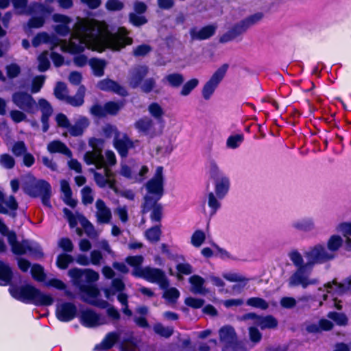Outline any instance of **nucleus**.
<instances>
[{"label":"nucleus","mask_w":351,"mask_h":351,"mask_svg":"<svg viewBox=\"0 0 351 351\" xmlns=\"http://www.w3.org/2000/svg\"><path fill=\"white\" fill-rule=\"evenodd\" d=\"M9 291L14 298L36 306H50L54 302L51 295L43 293L30 284L21 286L12 285L9 288Z\"/></svg>","instance_id":"obj_3"},{"label":"nucleus","mask_w":351,"mask_h":351,"mask_svg":"<svg viewBox=\"0 0 351 351\" xmlns=\"http://www.w3.org/2000/svg\"><path fill=\"white\" fill-rule=\"evenodd\" d=\"M199 84V80L196 78H193L188 80L186 83L182 86L180 95L183 97H186L191 94V93L194 90Z\"/></svg>","instance_id":"obj_52"},{"label":"nucleus","mask_w":351,"mask_h":351,"mask_svg":"<svg viewBox=\"0 0 351 351\" xmlns=\"http://www.w3.org/2000/svg\"><path fill=\"white\" fill-rule=\"evenodd\" d=\"M312 268L302 267L292 274L288 280V285L290 287L301 286L306 288L310 285H317L319 282L317 278L310 276Z\"/></svg>","instance_id":"obj_10"},{"label":"nucleus","mask_w":351,"mask_h":351,"mask_svg":"<svg viewBox=\"0 0 351 351\" xmlns=\"http://www.w3.org/2000/svg\"><path fill=\"white\" fill-rule=\"evenodd\" d=\"M158 200L151 198L149 195L145 196V202L143 205V213L151 212L150 218L153 222H158L162 218V207L158 204Z\"/></svg>","instance_id":"obj_17"},{"label":"nucleus","mask_w":351,"mask_h":351,"mask_svg":"<svg viewBox=\"0 0 351 351\" xmlns=\"http://www.w3.org/2000/svg\"><path fill=\"white\" fill-rule=\"evenodd\" d=\"M246 304L248 306L261 310H265L269 307V304L264 299L258 297L249 298Z\"/></svg>","instance_id":"obj_55"},{"label":"nucleus","mask_w":351,"mask_h":351,"mask_svg":"<svg viewBox=\"0 0 351 351\" xmlns=\"http://www.w3.org/2000/svg\"><path fill=\"white\" fill-rule=\"evenodd\" d=\"M97 86L99 89L104 91H112L120 95H125L127 94L126 90L117 84L116 82L110 79H104L99 81Z\"/></svg>","instance_id":"obj_31"},{"label":"nucleus","mask_w":351,"mask_h":351,"mask_svg":"<svg viewBox=\"0 0 351 351\" xmlns=\"http://www.w3.org/2000/svg\"><path fill=\"white\" fill-rule=\"evenodd\" d=\"M291 227L298 231L310 232L316 229L315 221L312 217H303L293 220Z\"/></svg>","instance_id":"obj_28"},{"label":"nucleus","mask_w":351,"mask_h":351,"mask_svg":"<svg viewBox=\"0 0 351 351\" xmlns=\"http://www.w3.org/2000/svg\"><path fill=\"white\" fill-rule=\"evenodd\" d=\"M163 298L167 300L168 304H175L180 297L179 291L175 287L165 289Z\"/></svg>","instance_id":"obj_51"},{"label":"nucleus","mask_w":351,"mask_h":351,"mask_svg":"<svg viewBox=\"0 0 351 351\" xmlns=\"http://www.w3.org/2000/svg\"><path fill=\"white\" fill-rule=\"evenodd\" d=\"M38 106L43 113L41 119L43 125V130L46 132L49 128L48 119L52 113V108L49 102L44 99H40L38 101Z\"/></svg>","instance_id":"obj_37"},{"label":"nucleus","mask_w":351,"mask_h":351,"mask_svg":"<svg viewBox=\"0 0 351 351\" xmlns=\"http://www.w3.org/2000/svg\"><path fill=\"white\" fill-rule=\"evenodd\" d=\"M184 81V77L182 74L179 73H173L168 74L162 79V82L165 84L170 86L173 88L180 86Z\"/></svg>","instance_id":"obj_39"},{"label":"nucleus","mask_w":351,"mask_h":351,"mask_svg":"<svg viewBox=\"0 0 351 351\" xmlns=\"http://www.w3.org/2000/svg\"><path fill=\"white\" fill-rule=\"evenodd\" d=\"M343 238L339 234H332L326 241V247L332 255L336 257L337 252L341 249L343 244Z\"/></svg>","instance_id":"obj_36"},{"label":"nucleus","mask_w":351,"mask_h":351,"mask_svg":"<svg viewBox=\"0 0 351 351\" xmlns=\"http://www.w3.org/2000/svg\"><path fill=\"white\" fill-rule=\"evenodd\" d=\"M80 289L82 298L85 302L101 308H106L107 306V302L98 299L99 291L96 287L82 285Z\"/></svg>","instance_id":"obj_15"},{"label":"nucleus","mask_w":351,"mask_h":351,"mask_svg":"<svg viewBox=\"0 0 351 351\" xmlns=\"http://www.w3.org/2000/svg\"><path fill=\"white\" fill-rule=\"evenodd\" d=\"M161 230L159 226L152 227L145 232V238L151 243H157L160 241Z\"/></svg>","instance_id":"obj_50"},{"label":"nucleus","mask_w":351,"mask_h":351,"mask_svg":"<svg viewBox=\"0 0 351 351\" xmlns=\"http://www.w3.org/2000/svg\"><path fill=\"white\" fill-rule=\"evenodd\" d=\"M63 211L71 228L80 223L88 237L92 239L98 237L99 232L96 230L94 226L84 216L78 213L74 215L67 208H64Z\"/></svg>","instance_id":"obj_11"},{"label":"nucleus","mask_w":351,"mask_h":351,"mask_svg":"<svg viewBox=\"0 0 351 351\" xmlns=\"http://www.w3.org/2000/svg\"><path fill=\"white\" fill-rule=\"evenodd\" d=\"M47 149L50 153H61L69 158L72 156V153L69 148L60 141H53L49 143L47 145Z\"/></svg>","instance_id":"obj_41"},{"label":"nucleus","mask_w":351,"mask_h":351,"mask_svg":"<svg viewBox=\"0 0 351 351\" xmlns=\"http://www.w3.org/2000/svg\"><path fill=\"white\" fill-rule=\"evenodd\" d=\"M219 337L224 343L223 351H246L239 346L237 342L234 330L231 326H224L219 330Z\"/></svg>","instance_id":"obj_13"},{"label":"nucleus","mask_w":351,"mask_h":351,"mask_svg":"<svg viewBox=\"0 0 351 351\" xmlns=\"http://www.w3.org/2000/svg\"><path fill=\"white\" fill-rule=\"evenodd\" d=\"M173 146L170 141L162 142L156 148V156L158 158L166 157L172 152Z\"/></svg>","instance_id":"obj_46"},{"label":"nucleus","mask_w":351,"mask_h":351,"mask_svg":"<svg viewBox=\"0 0 351 351\" xmlns=\"http://www.w3.org/2000/svg\"><path fill=\"white\" fill-rule=\"evenodd\" d=\"M105 112L107 115H115L123 107V101H108L104 104Z\"/></svg>","instance_id":"obj_49"},{"label":"nucleus","mask_w":351,"mask_h":351,"mask_svg":"<svg viewBox=\"0 0 351 351\" xmlns=\"http://www.w3.org/2000/svg\"><path fill=\"white\" fill-rule=\"evenodd\" d=\"M262 18L263 14L261 13H257L254 15H252L237 23L232 29V32L234 33L236 35L240 34L245 32L252 25L260 21L262 19Z\"/></svg>","instance_id":"obj_29"},{"label":"nucleus","mask_w":351,"mask_h":351,"mask_svg":"<svg viewBox=\"0 0 351 351\" xmlns=\"http://www.w3.org/2000/svg\"><path fill=\"white\" fill-rule=\"evenodd\" d=\"M90 65L96 76L100 77L104 75V69L105 62L101 60L92 59L90 61Z\"/></svg>","instance_id":"obj_56"},{"label":"nucleus","mask_w":351,"mask_h":351,"mask_svg":"<svg viewBox=\"0 0 351 351\" xmlns=\"http://www.w3.org/2000/svg\"><path fill=\"white\" fill-rule=\"evenodd\" d=\"M73 262V257L71 255L62 254L58 256L56 265L60 269H66Z\"/></svg>","instance_id":"obj_63"},{"label":"nucleus","mask_w":351,"mask_h":351,"mask_svg":"<svg viewBox=\"0 0 351 351\" xmlns=\"http://www.w3.org/2000/svg\"><path fill=\"white\" fill-rule=\"evenodd\" d=\"M133 275L136 277L143 278L149 282L156 283L161 289H165L169 286V281L165 272L158 268L151 267L136 268L133 271Z\"/></svg>","instance_id":"obj_6"},{"label":"nucleus","mask_w":351,"mask_h":351,"mask_svg":"<svg viewBox=\"0 0 351 351\" xmlns=\"http://www.w3.org/2000/svg\"><path fill=\"white\" fill-rule=\"evenodd\" d=\"M243 141V134L231 135L226 140V147L229 149H234L239 147Z\"/></svg>","instance_id":"obj_57"},{"label":"nucleus","mask_w":351,"mask_h":351,"mask_svg":"<svg viewBox=\"0 0 351 351\" xmlns=\"http://www.w3.org/2000/svg\"><path fill=\"white\" fill-rule=\"evenodd\" d=\"M208 171L213 180L214 191L207 195L208 205L212 214H215L221 207L220 201L228 193L230 181L229 178L219 169L217 164L210 161L208 164Z\"/></svg>","instance_id":"obj_2"},{"label":"nucleus","mask_w":351,"mask_h":351,"mask_svg":"<svg viewBox=\"0 0 351 351\" xmlns=\"http://www.w3.org/2000/svg\"><path fill=\"white\" fill-rule=\"evenodd\" d=\"M147 111L151 117L156 120H162L165 115L164 107L158 102H152L147 106Z\"/></svg>","instance_id":"obj_40"},{"label":"nucleus","mask_w":351,"mask_h":351,"mask_svg":"<svg viewBox=\"0 0 351 351\" xmlns=\"http://www.w3.org/2000/svg\"><path fill=\"white\" fill-rule=\"evenodd\" d=\"M31 273L34 279L38 282H43L45 280V274L43 267L38 264L32 265Z\"/></svg>","instance_id":"obj_58"},{"label":"nucleus","mask_w":351,"mask_h":351,"mask_svg":"<svg viewBox=\"0 0 351 351\" xmlns=\"http://www.w3.org/2000/svg\"><path fill=\"white\" fill-rule=\"evenodd\" d=\"M228 64L219 67L203 86L202 94L204 99L208 100L222 81L228 69Z\"/></svg>","instance_id":"obj_9"},{"label":"nucleus","mask_w":351,"mask_h":351,"mask_svg":"<svg viewBox=\"0 0 351 351\" xmlns=\"http://www.w3.org/2000/svg\"><path fill=\"white\" fill-rule=\"evenodd\" d=\"M128 32L124 27H119L116 33L108 30L104 22L93 19H79L73 27L69 41L50 37L48 34L41 32L32 40V45L37 47L41 44L49 43L51 48L60 46L63 51L79 53L85 48L93 51H102L106 48L119 51L126 45L132 44Z\"/></svg>","instance_id":"obj_1"},{"label":"nucleus","mask_w":351,"mask_h":351,"mask_svg":"<svg viewBox=\"0 0 351 351\" xmlns=\"http://www.w3.org/2000/svg\"><path fill=\"white\" fill-rule=\"evenodd\" d=\"M55 23H59L53 27L54 31L59 35L65 36L71 33L70 23L71 19L70 17L60 14H55L52 16Z\"/></svg>","instance_id":"obj_25"},{"label":"nucleus","mask_w":351,"mask_h":351,"mask_svg":"<svg viewBox=\"0 0 351 351\" xmlns=\"http://www.w3.org/2000/svg\"><path fill=\"white\" fill-rule=\"evenodd\" d=\"M27 0H12L13 6L19 14H41L43 15L53 12V9L49 6L34 3L27 7Z\"/></svg>","instance_id":"obj_12"},{"label":"nucleus","mask_w":351,"mask_h":351,"mask_svg":"<svg viewBox=\"0 0 351 351\" xmlns=\"http://www.w3.org/2000/svg\"><path fill=\"white\" fill-rule=\"evenodd\" d=\"M45 23V18L43 16L32 17L29 19L27 24L24 27V29L27 32L31 28L41 27Z\"/></svg>","instance_id":"obj_62"},{"label":"nucleus","mask_w":351,"mask_h":351,"mask_svg":"<svg viewBox=\"0 0 351 351\" xmlns=\"http://www.w3.org/2000/svg\"><path fill=\"white\" fill-rule=\"evenodd\" d=\"M191 284V291L195 294L206 295L209 291L204 287L205 280L198 276L193 275L189 279Z\"/></svg>","instance_id":"obj_34"},{"label":"nucleus","mask_w":351,"mask_h":351,"mask_svg":"<svg viewBox=\"0 0 351 351\" xmlns=\"http://www.w3.org/2000/svg\"><path fill=\"white\" fill-rule=\"evenodd\" d=\"M249 338L253 345L258 344L262 339V334L257 328L256 325L249 324Z\"/></svg>","instance_id":"obj_53"},{"label":"nucleus","mask_w":351,"mask_h":351,"mask_svg":"<svg viewBox=\"0 0 351 351\" xmlns=\"http://www.w3.org/2000/svg\"><path fill=\"white\" fill-rule=\"evenodd\" d=\"M21 182L22 189L26 194L33 197H40L43 205L51 206V188L49 182L37 179L30 173L22 176Z\"/></svg>","instance_id":"obj_5"},{"label":"nucleus","mask_w":351,"mask_h":351,"mask_svg":"<svg viewBox=\"0 0 351 351\" xmlns=\"http://www.w3.org/2000/svg\"><path fill=\"white\" fill-rule=\"evenodd\" d=\"M89 145L92 147L91 151L87 152L84 157L85 162L88 165H93L96 169L109 168L117 163L115 154L110 150L105 152L104 156L101 150L104 147V141L99 138H91Z\"/></svg>","instance_id":"obj_4"},{"label":"nucleus","mask_w":351,"mask_h":351,"mask_svg":"<svg viewBox=\"0 0 351 351\" xmlns=\"http://www.w3.org/2000/svg\"><path fill=\"white\" fill-rule=\"evenodd\" d=\"M12 270L9 265L0 262V285H7L12 279Z\"/></svg>","instance_id":"obj_45"},{"label":"nucleus","mask_w":351,"mask_h":351,"mask_svg":"<svg viewBox=\"0 0 351 351\" xmlns=\"http://www.w3.org/2000/svg\"><path fill=\"white\" fill-rule=\"evenodd\" d=\"M12 101L19 108L27 112L33 113L36 110L37 106L33 97L25 93L17 92L12 95Z\"/></svg>","instance_id":"obj_16"},{"label":"nucleus","mask_w":351,"mask_h":351,"mask_svg":"<svg viewBox=\"0 0 351 351\" xmlns=\"http://www.w3.org/2000/svg\"><path fill=\"white\" fill-rule=\"evenodd\" d=\"M117 339L118 335L116 333H108L101 342L100 347L103 350L109 349L112 347V346L117 341Z\"/></svg>","instance_id":"obj_61"},{"label":"nucleus","mask_w":351,"mask_h":351,"mask_svg":"<svg viewBox=\"0 0 351 351\" xmlns=\"http://www.w3.org/2000/svg\"><path fill=\"white\" fill-rule=\"evenodd\" d=\"M55 96L60 100L65 101L68 96L66 85L62 82H58L54 89Z\"/></svg>","instance_id":"obj_59"},{"label":"nucleus","mask_w":351,"mask_h":351,"mask_svg":"<svg viewBox=\"0 0 351 351\" xmlns=\"http://www.w3.org/2000/svg\"><path fill=\"white\" fill-rule=\"evenodd\" d=\"M134 127L138 132L149 137H154L158 134L155 128L154 121L148 117H144L137 120L134 123Z\"/></svg>","instance_id":"obj_21"},{"label":"nucleus","mask_w":351,"mask_h":351,"mask_svg":"<svg viewBox=\"0 0 351 351\" xmlns=\"http://www.w3.org/2000/svg\"><path fill=\"white\" fill-rule=\"evenodd\" d=\"M289 257L293 264L300 269L302 267L312 268V265L309 264V261L306 263H304V258L302 254L298 251H292L289 254Z\"/></svg>","instance_id":"obj_44"},{"label":"nucleus","mask_w":351,"mask_h":351,"mask_svg":"<svg viewBox=\"0 0 351 351\" xmlns=\"http://www.w3.org/2000/svg\"><path fill=\"white\" fill-rule=\"evenodd\" d=\"M76 306L71 302H60L57 304L56 315L61 322H69L76 315Z\"/></svg>","instance_id":"obj_19"},{"label":"nucleus","mask_w":351,"mask_h":351,"mask_svg":"<svg viewBox=\"0 0 351 351\" xmlns=\"http://www.w3.org/2000/svg\"><path fill=\"white\" fill-rule=\"evenodd\" d=\"M8 241L12 247L14 254L21 255L32 252V247L27 241H23L21 243L16 241V237L14 232H10L8 234Z\"/></svg>","instance_id":"obj_26"},{"label":"nucleus","mask_w":351,"mask_h":351,"mask_svg":"<svg viewBox=\"0 0 351 351\" xmlns=\"http://www.w3.org/2000/svg\"><path fill=\"white\" fill-rule=\"evenodd\" d=\"M82 324L86 327H95L106 323L104 316L97 314L93 311L86 310L82 313L80 316Z\"/></svg>","instance_id":"obj_22"},{"label":"nucleus","mask_w":351,"mask_h":351,"mask_svg":"<svg viewBox=\"0 0 351 351\" xmlns=\"http://www.w3.org/2000/svg\"><path fill=\"white\" fill-rule=\"evenodd\" d=\"M114 146L121 156H126L129 149L133 147V142L125 135L114 139Z\"/></svg>","instance_id":"obj_35"},{"label":"nucleus","mask_w":351,"mask_h":351,"mask_svg":"<svg viewBox=\"0 0 351 351\" xmlns=\"http://www.w3.org/2000/svg\"><path fill=\"white\" fill-rule=\"evenodd\" d=\"M242 320L247 321L248 324L256 325L261 329H271L278 325V321L271 315L260 316L254 313H250L242 317Z\"/></svg>","instance_id":"obj_14"},{"label":"nucleus","mask_w":351,"mask_h":351,"mask_svg":"<svg viewBox=\"0 0 351 351\" xmlns=\"http://www.w3.org/2000/svg\"><path fill=\"white\" fill-rule=\"evenodd\" d=\"M61 191L63 195V200L71 207H75L77 205V200L72 197V191L67 181L63 180L60 182Z\"/></svg>","instance_id":"obj_38"},{"label":"nucleus","mask_w":351,"mask_h":351,"mask_svg":"<svg viewBox=\"0 0 351 351\" xmlns=\"http://www.w3.org/2000/svg\"><path fill=\"white\" fill-rule=\"evenodd\" d=\"M95 217L99 223H109L112 219V212L102 199L95 202Z\"/></svg>","instance_id":"obj_27"},{"label":"nucleus","mask_w":351,"mask_h":351,"mask_svg":"<svg viewBox=\"0 0 351 351\" xmlns=\"http://www.w3.org/2000/svg\"><path fill=\"white\" fill-rule=\"evenodd\" d=\"M214 25H207L202 28H193L190 30V35L193 40H206L211 37L215 32Z\"/></svg>","instance_id":"obj_33"},{"label":"nucleus","mask_w":351,"mask_h":351,"mask_svg":"<svg viewBox=\"0 0 351 351\" xmlns=\"http://www.w3.org/2000/svg\"><path fill=\"white\" fill-rule=\"evenodd\" d=\"M82 200L84 204H90L93 202L94 196L93 190L89 186H84L82 191Z\"/></svg>","instance_id":"obj_64"},{"label":"nucleus","mask_w":351,"mask_h":351,"mask_svg":"<svg viewBox=\"0 0 351 351\" xmlns=\"http://www.w3.org/2000/svg\"><path fill=\"white\" fill-rule=\"evenodd\" d=\"M88 125V119L84 117H80L74 125H69L66 132H64L63 135L64 136H66L68 134L73 136H80Z\"/></svg>","instance_id":"obj_30"},{"label":"nucleus","mask_w":351,"mask_h":351,"mask_svg":"<svg viewBox=\"0 0 351 351\" xmlns=\"http://www.w3.org/2000/svg\"><path fill=\"white\" fill-rule=\"evenodd\" d=\"M125 289V285L119 278H115L112 281L111 287L106 288L104 291L107 299L110 300L117 292H121Z\"/></svg>","instance_id":"obj_42"},{"label":"nucleus","mask_w":351,"mask_h":351,"mask_svg":"<svg viewBox=\"0 0 351 351\" xmlns=\"http://www.w3.org/2000/svg\"><path fill=\"white\" fill-rule=\"evenodd\" d=\"M149 69L145 65H137L132 68L128 74V83L133 88L138 87L147 75Z\"/></svg>","instance_id":"obj_18"},{"label":"nucleus","mask_w":351,"mask_h":351,"mask_svg":"<svg viewBox=\"0 0 351 351\" xmlns=\"http://www.w3.org/2000/svg\"><path fill=\"white\" fill-rule=\"evenodd\" d=\"M86 93V88L84 86H81L78 90L77 93L73 97L67 96L66 99L64 101L67 104H71L73 106H80L84 104V97Z\"/></svg>","instance_id":"obj_43"},{"label":"nucleus","mask_w":351,"mask_h":351,"mask_svg":"<svg viewBox=\"0 0 351 351\" xmlns=\"http://www.w3.org/2000/svg\"><path fill=\"white\" fill-rule=\"evenodd\" d=\"M69 275L73 279L75 285L79 284L80 279L83 276H85L88 282H96L99 278V274L91 269L73 268L69 271Z\"/></svg>","instance_id":"obj_23"},{"label":"nucleus","mask_w":351,"mask_h":351,"mask_svg":"<svg viewBox=\"0 0 351 351\" xmlns=\"http://www.w3.org/2000/svg\"><path fill=\"white\" fill-rule=\"evenodd\" d=\"M304 256L312 267L315 264H322L329 262L335 258V255H332L327 248L322 243H317L304 252Z\"/></svg>","instance_id":"obj_7"},{"label":"nucleus","mask_w":351,"mask_h":351,"mask_svg":"<svg viewBox=\"0 0 351 351\" xmlns=\"http://www.w3.org/2000/svg\"><path fill=\"white\" fill-rule=\"evenodd\" d=\"M327 317L339 326H346L348 324V319L343 313L329 312Z\"/></svg>","instance_id":"obj_54"},{"label":"nucleus","mask_w":351,"mask_h":351,"mask_svg":"<svg viewBox=\"0 0 351 351\" xmlns=\"http://www.w3.org/2000/svg\"><path fill=\"white\" fill-rule=\"evenodd\" d=\"M222 276L229 282H239V285L232 287V290L238 292H241L249 281L248 278L243 275L236 272H226L222 274Z\"/></svg>","instance_id":"obj_32"},{"label":"nucleus","mask_w":351,"mask_h":351,"mask_svg":"<svg viewBox=\"0 0 351 351\" xmlns=\"http://www.w3.org/2000/svg\"><path fill=\"white\" fill-rule=\"evenodd\" d=\"M206 241V234L203 230H196L191 237V244L197 248H199Z\"/></svg>","instance_id":"obj_47"},{"label":"nucleus","mask_w":351,"mask_h":351,"mask_svg":"<svg viewBox=\"0 0 351 351\" xmlns=\"http://www.w3.org/2000/svg\"><path fill=\"white\" fill-rule=\"evenodd\" d=\"M335 231L337 233L341 234L343 238H345V241L348 238L351 237V222L350 221H341L337 223L335 226Z\"/></svg>","instance_id":"obj_48"},{"label":"nucleus","mask_w":351,"mask_h":351,"mask_svg":"<svg viewBox=\"0 0 351 351\" xmlns=\"http://www.w3.org/2000/svg\"><path fill=\"white\" fill-rule=\"evenodd\" d=\"M319 291H326L328 293L341 294L346 291H351V276L344 280L343 283H338L335 280L328 282L323 287L319 288Z\"/></svg>","instance_id":"obj_24"},{"label":"nucleus","mask_w":351,"mask_h":351,"mask_svg":"<svg viewBox=\"0 0 351 351\" xmlns=\"http://www.w3.org/2000/svg\"><path fill=\"white\" fill-rule=\"evenodd\" d=\"M164 180L163 168L157 167L154 176L147 182L145 185L147 193L151 198L159 200L164 193Z\"/></svg>","instance_id":"obj_8"},{"label":"nucleus","mask_w":351,"mask_h":351,"mask_svg":"<svg viewBox=\"0 0 351 351\" xmlns=\"http://www.w3.org/2000/svg\"><path fill=\"white\" fill-rule=\"evenodd\" d=\"M211 246L215 250V256L218 257L222 260L227 261L233 258L232 254L224 248L219 247L215 243L211 244Z\"/></svg>","instance_id":"obj_60"},{"label":"nucleus","mask_w":351,"mask_h":351,"mask_svg":"<svg viewBox=\"0 0 351 351\" xmlns=\"http://www.w3.org/2000/svg\"><path fill=\"white\" fill-rule=\"evenodd\" d=\"M102 169V173L94 171V179L95 182L101 188L108 186L114 191L117 192V189L115 186V180L112 178V173L111 171L109 168L107 167Z\"/></svg>","instance_id":"obj_20"}]
</instances>
